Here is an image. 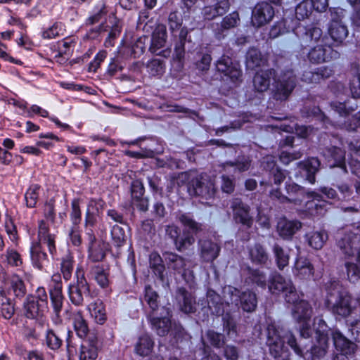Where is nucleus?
<instances>
[{
	"instance_id": "nucleus-1",
	"label": "nucleus",
	"mask_w": 360,
	"mask_h": 360,
	"mask_svg": "<svg viewBox=\"0 0 360 360\" xmlns=\"http://www.w3.org/2000/svg\"><path fill=\"white\" fill-rule=\"evenodd\" d=\"M325 290V306L329 311L339 318H345L352 314L353 309L351 296L342 290L338 280L330 279L326 282Z\"/></svg>"
},
{
	"instance_id": "nucleus-2",
	"label": "nucleus",
	"mask_w": 360,
	"mask_h": 360,
	"mask_svg": "<svg viewBox=\"0 0 360 360\" xmlns=\"http://www.w3.org/2000/svg\"><path fill=\"white\" fill-rule=\"evenodd\" d=\"M266 345L269 347L271 355L276 360H290V354L285 341L299 356H302V349L297 343V340L291 333H286L284 336L281 335L279 330L273 324L267 326L266 330Z\"/></svg>"
},
{
	"instance_id": "nucleus-3",
	"label": "nucleus",
	"mask_w": 360,
	"mask_h": 360,
	"mask_svg": "<svg viewBox=\"0 0 360 360\" xmlns=\"http://www.w3.org/2000/svg\"><path fill=\"white\" fill-rule=\"evenodd\" d=\"M180 178L187 181L188 191L191 195L198 196L205 200L214 198L217 189L213 181L206 175L195 172L182 173Z\"/></svg>"
},
{
	"instance_id": "nucleus-4",
	"label": "nucleus",
	"mask_w": 360,
	"mask_h": 360,
	"mask_svg": "<svg viewBox=\"0 0 360 360\" xmlns=\"http://www.w3.org/2000/svg\"><path fill=\"white\" fill-rule=\"evenodd\" d=\"M76 278V281L70 284L68 292L70 302L79 307L84 305L86 300L91 298L93 293L82 266L77 269Z\"/></svg>"
},
{
	"instance_id": "nucleus-5",
	"label": "nucleus",
	"mask_w": 360,
	"mask_h": 360,
	"mask_svg": "<svg viewBox=\"0 0 360 360\" xmlns=\"http://www.w3.org/2000/svg\"><path fill=\"white\" fill-rule=\"evenodd\" d=\"M297 79L293 71L288 70L276 74L271 90L274 99L280 101H286L296 86Z\"/></svg>"
},
{
	"instance_id": "nucleus-6",
	"label": "nucleus",
	"mask_w": 360,
	"mask_h": 360,
	"mask_svg": "<svg viewBox=\"0 0 360 360\" xmlns=\"http://www.w3.org/2000/svg\"><path fill=\"white\" fill-rule=\"evenodd\" d=\"M268 288L273 294L283 292L288 303H295L299 300V296L292 281L285 278L279 274L272 275L269 279Z\"/></svg>"
},
{
	"instance_id": "nucleus-7",
	"label": "nucleus",
	"mask_w": 360,
	"mask_h": 360,
	"mask_svg": "<svg viewBox=\"0 0 360 360\" xmlns=\"http://www.w3.org/2000/svg\"><path fill=\"white\" fill-rule=\"evenodd\" d=\"M335 238L337 245L343 254L347 256H352L354 254L356 245L360 240L359 233H354L346 228L339 230L335 235Z\"/></svg>"
},
{
	"instance_id": "nucleus-8",
	"label": "nucleus",
	"mask_w": 360,
	"mask_h": 360,
	"mask_svg": "<svg viewBox=\"0 0 360 360\" xmlns=\"http://www.w3.org/2000/svg\"><path fill=\"white\" fill-rule=\"evenodd\" d=\"M285 190L287 198L289 199L288 203H292L296 205H300L305 198L317 200L321 198V194L314 191H309L304 187L295 182H286Z\"/></svg>"
},
{
	"instance_id": "nucleus-9",
	"label": "nucleus",
	"mask_w": 360,
	"mask_h": 360,
	"mask_svg": "<svg viewBox=\"0 0 360 360\" xmlns=\"http://www.w3.org/2000/svg\"><path fill=\"white\" fill-rule=\"evenodd\" d=\"M275 12L273 6L267 2L257 4L252 11L251 23L255 27H261L269 23Z\"/></svg>"
},
{
	"instance_id": "nucleus-10",
	"label": "nucleus",
	"mask_w": 360,
	"mask_h": 360,
	"mask_svg": "<svg viewBox=\"0 0 360 360\" xmlns=\"http://www.w3.org/2000/svg\"><path fill=\"white\" fill-rule=\"evenodd\" d=\"M231 295V302L236 305L240 303L241 309L246 312L254 311L257 306V295L254 292L248 290L240 292L236 288H233L230 291Z\"/></svg>"
},
{
	"instance_id": "nucleus-11",
	"label": "nucleus",
	"mask_w": 360,
	"mask_h": 360,
	"mask_svg": "<svg viewBox=\"0 0 360 360\" xmlns=\"http://www.w3.org/2000/svg\"><path fill=\"white\" fill-rule=\"evenodd\" d=\"M147 318L151 323L152 328L160 336L164 337L169 332H171V333H174V334L181 332V327L176 323L172 324L169 319L166 315L163 316L162 313Z\"/></svg>"
},
{
	"instance_id": "nucleus-12",
	"label": "nucleus",
	"mask_w": 360,
	"mask_h": 360,
	"mask_svg": "<svg viewBox=\"0 0 360 360\" xmlns=\"http://www.w3.org/2000/svg\"><path fill=\"white\" fill-rule=\"evenodd\" d=\"M233 217L237 223H240L250 228L253 223V218L250 216V207L243 202L239 198H234L230 201Z\"/></svg>"
},
{
	"instance_id": "nucleus-13",
	"label": "nucleus",
	"mask_w": 360,
	"mask_h": 360,
	"mask_svg": "<svg viewBox=\"0 0 360 360\" xmlns=\"http://www.w3.org/2000/svg\"><path fill=\"white\" fill-rule=\"evenodd\" d=\"M167 37L166 26L163 24H158L152 33L149 51L152 53L162 56L164 58H168L171 53L170 50L165 49L159 51L161 48L165 46Z\"/></svg>"
},
{
	"instance_id": "nucleus-14",
	"label": "nucleus",
	"mask_w": 360,
	"mask_h": 360,
	"mask_svg": "<svg viewBox=\"0 0 360 360\" xmlns=\"http://www.w3.org/2000/svg\"><path fill=\"white\" fill-rule=\"evenodd\" d=\"M198 246L200 259L207 263L215 260L221 251L220 245L208 238H200L198 241Z\"/></svg>"
},
{
	"instance_id": "nucleus-15",
	"label": "nucleus",
	"mask_w": 360,
	"mask_h": 360,
	"mask_svg": "<svg viewBox=\"0 0 360 360\" xmlns=\"http://www.w3.org/2000/svg\"><path fill=\"white\" fill-rule=\"evenodd\" d=\"M319 321L322 330L318 329L316 331L318 345H314L311 349L313 360L321 359L325 356L328 348V336L326 329L323 328H326L327 326L324 321L319 319Z\"/></svg>"
},
{
	"instance_id": "nucleus-16",
	"label": "nucleus",
	"mask_w": 360,
	"mask_h": 360,
	"mask_svg": "<svg viewBox=\"0 0 360 360\" xmlns=\"http://www.w3.org/2000/svg\"><path fill=\"white\" fill-rule=\"evenodd\" d=\"M276 71L274 68L260 70L253 77L252 83L254 90L259 93L266 91L271 85L272 80L276 77Z\"/></svg>"
},
{
	"instance_id": "nucleus-17",
	"label": "nucleus",
	"mask_w": 360,
	"mask_h": 360,
	"mask_svg": "<svg viewBox=\"0 0 360 360\" xmlns=\"http://www.w3.org/2000/svg\"><path fill=\"white\" fill-rule=\"evenodd\" d=\"M240 22V17L238 12H233L225 16L220 23L213 25V30L218 39L226 36L228 31L238 26Z\"/></svg>"
},
{
	"instance_id": "nucleus-18",
	"label": "nucleus",
	"mask_w": 360,
	"mask_h": 360,
	"mask_svg": "<svg viewBox=\"0 0 360 360\" xmlns=\"http://www.w3.org/2000/svg\"><path fill=\"white\" fill-rule=\"evenodd\" d=\"M145 192L143 183L139 180H134L131 185V203L139 210L146 212L148 210V200L143 197Z\"/></svg>"
},
{
	"instance_id": "nucleus-19",
	"label": "nucleus",
	"mask_w": 360,
	"mask_h": 360,
	"mask_svg": "<svg viewBox=\"0 0 360 360\" xmlns=\"http://www.w3.org/2000/svg\"><path fill=\"white\" fill-rule=\"evenodd\" d=\"M295 34L300 41L302 46H309L311 41H317L322 36V30L316 27L298 25L294 30Z\"/></svg>"
},
{
	"instance_id": "nucleus-20",
	"label": "nucleus",
	"mask_w": 360,
	"mask_h": 360,
	"mask_svg": "<svg viewBox=\"0 0 360 360\" xmlns=\"http://www.w3.org/2000/svg\"><path fill=\"white\" fill-rule=\"evenodd\" d=\"M25 315L29 319L44 316L48 309V302L38 301L34 296L28 297L24 303Z\"/></svg>"
},
{
	"instance_id": "nucleus-21",
	"label": "nucleus",
	"mask_w": 360,
	"mask_h": 360,
	"mask_svg": "<svg viewBox=\"0 0 360 360\" xmlns=\"http://www.w3.org/2000/svg\"><path fill=\"white\" fill-rule=\"evenodd\" d=\"M219 72H223L233 82L237 81L241 77V70L238 64H233L231 58L226 56H221L216 63Z\"/></svg>"
},
{
	"instance_id": "nucleus-22",
	"label": "nucleus",
	"mask_w": 360,
	"mask_h": 360,
	"mask_svg": "<svg viewBox=\"0 0 360 360\" xmlns=\"http://www.w3.org/2000/svg\"><path fill=\"white\" fill-rule=\"evenodd\" d=\"M143 302L148 306L146 307L147 317L159 314L158 311L160 309V296L150 285L145 286Z\"/></svg>"
},
{
	"instance_id": "nucleus-23",
	"label": "nucleus",
	"mask_w": 360,
	"mask_h": 360,
	"mask_svg": "<svg viewBox=\"0 0 360 360\" xmlns=\"http://www.w3.org/2000/svg\"><path fill=\"white\" fill-rule=\"evenodd\" d=\"M321 162L316 158H308L297 163L300 174L310 184L316 181V174L319 172Z\"/></svg>"
},
{
	"instance_id": "nucleus-24",
	"label": "nucleus",
	"mask_w": 360,
	"mask_h": 360,
	"mask_svg": "<svg viewBox=\"0 0 360 360\" xmlns=\"http://www.w3.org/2000/svg\"><path fill=\"white\" fill-rule=\"evenodd\" d=\"M324 157L328 160L330 167H339L347 172L345 165V153L340 148L332 146L324 148Z\"/></svg>"
},
{
	"instance_id": "nucleus-25",
	"label": "nucleus",
	"mask_w": 360,
	"mask_h": 360,
	"mask_svg": "<svg viewBox=\"0 0 360 360\" xmlns=\"http://www.w3.org/2000/svg\"><path fill=\"white\" fill-rule=\"evenodd\" d=\"M332 338L337 351L340 354L338 355H351L354 353L356 345L355 343L347 339L342 333L338 330L332 332Z\"/></svg>"
},
{
	"instance_id": "nucleus-26",
	"label": "nucleus",
	"mask_w": 360,
	"mask_h": 360,
	"mask_svg": "<svg viewBox=\"0 0 360 360\" xmlns=\"http://www.w3.org/2000/svg\"><path fill=\"white\" fill-rule=\"evenodd\" d=\"M302 223L297 220H288L286 218H281L277 224V232L284 240L292 238L300 229Z\"/></svg>"
},
{
	"instance_id": "nucleus-27",
	"label": "nucleus",
	"mask_w": 360,
	"mask_h": 360,
	"mask_svg": "<svg viewBox=\"0 0 360 360\" xmlns=\"http://www.w3.org/2000/svg\"><path fill=\"white\" fill-rule=\"evenodd\" d=\"M338 54L329 46H317L309 51L308 58L311 63H321L336 58Z\"/></svg>"
},
{
	"instance_id": "nucleus-28",
	"label": "nucleus",
	"mask_w": 360,
	"mask_h": 360,
	"mask_svg": "<svg viewBox=\"0 0 360 360\" xmlns=\"http://www.w3.org/2000/svg\"><path fill=\"white\" fill-rule=\"evenodd\" d=\"M248 255L250 261L256 265L265 266L269 261L267 250L260 243H255L248 247Z\"/></svg>"
},
{
	"instance_id": "nucleus-29",
	"label": "nucleus",
	"mask_w": 360,
	"mask_h": 360,
	"mask_svg": "<svg viewBox=\"0 0 360 360\" xmlns=\"http://www.w3.org/2000/svg\"><path fill=\"white\" fill-rule=\"evenodd\" d=\"M188 30L186 27L182 28L179 32V39L175 44V56L179 60L184 58L186 51H191L194 48V44L191 37H188Z\"/></svg>"
},
{
	"instance_id": "nucleus-30",
	"label": "nucleus",
	"mask_w": 360,
	"mask_h": 360,
	"mask_svg": "<svg viewBox=\"0 0 360 360\" xmlns=\"http://www.w3.org/2000/svg\"><path fill=\"white\" fill-rule=\"evenodd\" d=\"M98 339L94 334H90L80 349V360H95L98 356Z\"/></svg>"
},
{
	"instance_id": "nucleus-31",
	"label": "nucleus",
	"mask_w": 360,
	"mask_h": 360,
	"mask_svg": "<svg viewBox=\"0 0 360 360\" xmlns=\"http://www.w3.org/2000/svg\"><path fill=\"white\" fill-rule=\"evenodd\" d=\"M216 3L212 6H207L202 8V14L206 20L214 18L225 14L230 8L229 0H215Z\"/></svg>"
},
{
	"instance_id": "nucleus-32",
	"label": "nucleus",
	"mask_w": 360,
	"mask_h": 360,
	"mask_svg": "<svg viewBox=\"0 0 360 360\" xmlns=\"http://www.w3.org/2000/svg\"><path fill=\"white\" fill-rule=\"evenodd\" d=\"M65 314L68 319L72 320L74 328L79 337L81 338H87L89 336V328L86 320L84 319L82 312L79 310L71 313L68 310L65 311Z\"/></svg>"
},
{
	"instance_id": "nucleus-33",
	"label": "nucleus",
	"mask_w": 360,
	"mask_h": 360,
	"mask_svg": "<svg viewBox=\"0 0 360 360\" xmlns=\"http://www.w3.org/2000/svg\"><path fill=\"white\" fill-rule=\"evenodd\" d=\"M251 166V160L247 157H238L234 162L221 163L219 167L226 173H242L248 171Z\"/></svg>"
},
{
	"instance_id": "nucleus-34",
	"label": "nucleus",
	"mask_w": 360,
	"mask_h": 360,
	"mask_svg": "<svg viewBox=\"0 0 360 360\" xmlns=\"http://www.w3.org/2000/svg\"><path fill=\"white\" fill-rule=\"evenodd\" d=\"M294 307L292 310L293 319L297 322L309 321L312 316V308L309 303L305 300H298L292 303Z\"/></svg>"
},
{
	"instance_id": "nucleus-35",
	"label": "nucleus",
	"mask_w": 360,
	"mask_h": 360,
	"mask_svg": "<svg viewBox=\"0 0 360 360\" xmlns=\"http://www.w3.org/2000/svg\"><path fill=\"white\" fill-rule=\"evenodd\" d=\"M176 299L181 310L186 314L193 313L195 311V302L192 295L185 288H180L176 292Z\"/></svg>"
},
{
	"instance_id": "nucleus-36",
	"label": "nucleus",
	"mask_w": 360,
	"mask_h": 360,
	"mask_svg": "<svg viewBox=\"0 0 360 360\" xmlns=\"http://www.w3.org/2000/svg\"><path fill=\"white\" fill-rule=\"evenodd\" d=\"M163 258L168 268L172 269L178 274H181L185 270L186 259L181 255L174 252H165Z\"/></svg>"
},
{
	"instance_id": "nucleus-37",
	"label": "nucleus",
	"mask_w": 360,
	"mask_h": 360,
	"mask_svg": "<svg viewBox=\"0 0 360 360\" xmlns=\"http://www.w3.org/2000/svg\"><path fill=\"white\" fill-rule=\"evenodd\" d=\"M39 243L45 245L51 255H54L56 251L55 245V237L49 233L48 227L44 221H41L39 225Z\"/></svg>"
},
{
	"instance_id": "nucleus-38",
	"label": "nucleus",
	"mask_w": 360,
	"mask_h": 360,
	"mask_svg": "<svg viewBox=\"0 0 360 360\" xmlns=\"http://www.w3.org/2000/svg\"><path fill=\"white\" fill-rule=\"evenodd\" d=\"M295 274L301 279H308L314 274V266L305 257L297 259L295 264Z\"/></svg>"
},
{
	"instance_id": "nucleus-39",
	"label": "nucleus",
	"mask_w": 360,
	"mask_h": 360,
	"mask_svg": "<svg viewBox=\"0 0 360 360\" xmlns=\"http://www.w3.org/2000/svg\"><path fill=\"white\" fill-rule=\"evenodd\" d=\"M207 306L213 314L217 316L223 315L224 304L219 294L212 290H209L207 292Z\"/></svg>"
},
{
	"instance_id": "nucleus-40",
	"label": "nucleus",
	"mask_w": 360,
	"mask_h": 360,
	"mask_svg": "<svg viewBox=\"0 0 360 360\" xmlns=\"http://www.w3.org/2000/svg\"><path fill=\"white\" fill-rule=\"evenodd\" d=\"M91 245L89 246V258L93 262L102 261L105 257V251L107 250V244L102 242H96L95 238L90 236Z\"/></svg>"
},
{
	"instance_id": "nucleus-41",
	"label": "nucleus",
	"mask_w": 360,
	"mask_h": 360,
	"mask_svg": "<svg viewBox=\"0 0 360 360\" xmlns=\"http://www.w3.org/2000/svg\"><path fill=\"white\" fill-rule=\"evenodd\" d=\"M51 304L54 314L58 322H61L60 313L63 308L64 297L62 292L61 286H56L53 290L50 292Z\"/></svg>"
},
{
	"instance_id": "nucleus-42",
	"label": "nucleus",
	"mask_w": 360,
	"mask_h": 360,
	"mask_svg": "<svg viewBox=\"0 0 360 360\" xmlns=\"http://www.w3.org/2000/svg\"><path fill=\"white\" fill-rule=\"evenodd\" d=\"M329 33L332 39L337 42H342L347 37L348 30L345 25L340 21L333 18Z\"/></svg>"
},
{
	"instance_id": "nucleus-43",
	"label": "nucleus",
	"mask_w": 360,
	"mask_h": 360,
	"mask_svg": "<svg viewBox=\"0 0 360 360\" xmlns=\"http://www.w3.org/2000/svg\"><path fill=\"white\" fill-rule=\"evenodd\" d=\"M272 252L278 268L283 270L288 265L289 254L278 243H275L272 246Z\"/></svg>"
},
{
	"instance_id": "nucleus-44",
	"label": "nucleus",
	"mask_w": 360,
	"mask_h": 360,
	"mask_svg": "<svg viewBox=\"0 0 360 360\" xmlns=\"http://www.w3.org/2000/svg\"><path fill=\"white\" fill-rule=\"evenodd\" d=\"M88 309L92 317L98 323L103 324L106 319L105 310L103 303L100 300H96L88 305Z\"/></svg>"
},
{
	"instance_id": "nucleus-45",
	"label": "nucleus",
	"mask_w": 360,
	"mask_h": 360,
	"mask_svg": "<svg viewBox=\"0 0 360 360\" xmlns=\"http://www.w3.org/2000/svg\"><path fill=\"white\" fill-rule=\"evenodd\" d=\"M154 342L150 336L144 335L139 338L135 351L140 356H148L153 350Z\"/></svg>"
},
{
	"instance_id": "nucleus-46",
	"label": "nucleus",
	"mask_w": 360,
	"mask_h": 360,
	"mask_svg": "<svg viewBox=\"0 0 360 360\" xmlns=\"http://www.w3.org/2000/svg\"><path fill=\"white\" fill-rule=\"evenodd\" d=\"M43 246L41 243L36 244L31 249L32 263L39 269H42L44 264L47 261V255L42 251Z\"/></svg>"
},
{
	"instance_id": "nucleus-47",
	"label": "nucleus",
	"mask_w": 360,
	"mask_h": 360,
	"mask_svg": "<svg viewBox=\"0 0 360 360\" xmlns=\"http://www.w3.org/2000/svg\"><path fill=\"white\" fill-rule=\"evenodd\" d=\"M89 274L96 280L97 283L103 288H105L109 285L108 274L106 271L99 266H93L89 271Z\"/></svg>"
},
{
	"instance_id": "nucleus-48",
	"label": "nucleus",
	"mask_w": 360,
	"mask_h": 360,
	"mask_svg": "<svg viewBox=\"0 0 360 360\" xmlns=\"http://www.w3.org/2000/svg\"><path fill=\"white\" fill-rule=\"evenodd\" d=\"M0 311L1 316L6 319H10L14 314L15 309L10 298H8L5 292H0Z\"/></svg>"
},
{
	"instance_id": "nucleus-49",
	"label": "nucleus",
	"mask_w": 360,
	"mask_h": 360,
	"mask_svg": "<svg viewBox=\"0 0 360 360\" xmlns=\"http://www.w3.org/2000/svg\"><path fill=\"white\" fill-rule=\"evenodd\" d=\"M9 290L12 291L17 297H22L26 294V287L23 280L16 274L13 275L9 281Z\"/></svg>"
},
{
	"instance_id": "nucleus-50",
	"label": "nucleus",
	"mask_w": 360,
	"mask_h": 360,
	"mask_svg": "<svg viewBox=\"0 0 360 360\" xmlns=\"http://www.w3.org/2000/svg\"><path fill=\"white\" fill-rule=\"evenodd\" d=\"M178 220L184 226L188 228L193 234H197L203 230V225L195 221L188 214L181 213L178 214Z\"/></svg>"
},
{
	"instance_id": "nucleus-51",
	"label": "nucleus",
	"mask_w": 360,
	"mask_h": 360,
	"mask_svg": "<svg viewBox=\"0 0 360 360\" xmlns=\"http://www.w3.org/2000/svg\"><path fill=\"white\" fill-rule=\"evenodd\" d=\"M195 242V238L193 233L188 231L184 230L183 236L179 237L175 243V248L179 252H184L190 248Z\"/></svg>"
},
{
	"instance_id": "nucleus-52",
	"label": "nucleus",
	"mask_w": 360,
	"mask_h": 360,
	"mask_svg": "<svg viewBox=\"0 0 360 360\" xmlns=\"http://www.w3.org/2000/svg\"><path fill=\"white\" fill-rule=\"evenodd\" d=\"M264 62L261 52L257 49H249L246 55L247 68L253 70L262 65Z\"/></svg>"
},
{
	"instance_id": "nucleus-53",
	"label": "nucleus",
	"mask_w": 360,
	"mask_h": 360,
	"mask_svg": "<svg viewBox=\"0 0 360 360\" xmlns=\"http://www.w3.org/2000/svg\"><path fill=\"white\" fill-rule=\"evenodd\" d=\"M309 245L316 250L322 248L328 240V235L326 231H314L307 235Z\"/></svg>"
},
{
	"instance_id": "nucleus-54",
	"label": "nucleus",
	"mask_w": 360,
	"mask_h": 360,
	"mask_svg": "<svg viewBox=\"0 0 360 360\" xmlns=\"http://www.w3.org/2000/svg\"><path fill=\"white\" fill-rule=\"evenodd\" d=\"M73 257L70 253L62 258L60 271L65 280L68 281L70 279L73 271Z\"/></svg>"
},
{
	"instance_id": "nucleus-55",
	"label": "nucleus",
	"mask_w": 360,
	"mask_h": 360,
	"mask_svg": "<svg viewBox=\"0 0 360 360\" xmlns=\"http://www.w3.org/2000/svg\"><path fill=\"white\" fill-rule=\"evenodd\" d=\"M313 3L310 0H304L299 4L295 9L296 18L299 20H304L308 18L312 13Z\"/></svg>"
},
{
	"instance_id": "nucleus-56",
	"label": "nucleus",
	"mask_w": 360,
	"mask_h": 360,
	"mask_svg": "<svg viewBox=\"0 0 360 360\" xmlns=\"http://www.w3.org/2000/svg\"><path fill=\"white\" fill-rule=\"evenodd\" d=\"M249 279L257 285L264 288L266 285V276L264 271L259 269H248Z\"/></svg>"
},
{
	"instance_id": "nucleus-57",
	"label": "nucleus",
	"mask_w": 360,
	"mask_h": 360,
	"mask_svg": "<svg viewBox=\"0 0 360 360\" xmlns=\"http://www.w3.org/2000/svg\"><path fill=\"white\" fill-rule=\"evenodd\" d=\"M39 188L40 186L39 185H32L25 193V200L28 207L32 208L36 206L39 198Z\"/></svg>"
},
{
	"instance_id": "nucleus-58",
	"label": "nucleus",
	"mask_w": 360,
	"mask_h": 360,
	"mask_svg": "<svg viewBox=\"0 0 360 360\" xmlns=\"http://www.w3.org/2000/svg\"><path fill=\"white\" fill-rule=\"evenodd\" d=\"M45 343L49 349L57 350L61 347L63 340L53 330H48L46 335Z\"/></svg>"
},
{
	"instance_id": "nucleus-59",
	"label": "nucleus",
	"mask_w": 360,
	"mask_h": 360,
	"mask_svg": "<svg viewBox=\"0 0 360 360\" xmlns=\"http://www.w3.org/2000/svg\"><path fill=\"white\" fill-rule=\"evenodd\" d=\"M345 267L348 280L356 283L360 279V265L353 262H345Z\"/></svg>"
},
{
	"instance_id": "nucleus-60",
	"label": "nucleus",
	"mask_w": 360,
	"mask_h": 360,
	"mask_svg": "<svg viewBox=\"0 0 360 360\" xmlns=\"http://www.w3.org/2000/svg\"><path fill=\"white\" fill-rule=\"evenodd\" d=\"M148 71L153 76L161 75L165 72V63L164 60L154 58L147 63Z\"/></svg>"
},
{
	"instance_id": "nucleus-61",
	"label": "nucleus",
	"mask_w": 360,
	"mask_h": 360,
	"mask_svg": "<svg viewBox=\"0 0 360 360\" xmlns=\"http://www.w3.org/2000/svg\"><path fill=\"white\" fill-rule=\"evenodd\" d=\"M112 241L117 247H121L127 240V236L124 230L120 226L115 225L111 231Z\"/></svg>"
},
{
	"instance_id": "nucleus-62",
	"label": "nucleus",
	"mask_w": 360,
	"mask_h": 360,
	"mask_svg": "<svg viewBox=\"0 0 360 360\" xmlns=\"http://www.w3.org/2000/svg\"><path fill=\"white\" fill-rule=\"evenodd\" d=\"M150 266L154 269L155 274H158L160 278L162 277L165 266L162 264V259L158 253L152 252L150 255Z\"/></svg>"
},
{
	"instance_id": "nucleus-63",
	"label": "nucleus",
	"mask_w": 360,
	"mask_h": 360,
	"mask_svg": "<svg viewBox=\"0 0 360 360\" xmlns=\"http://www.w3.org/2000/svg\"><path fill=\"white\" fill-rule=\"evenodd\" d=\"M207 340L215 347H221L224 344V336L214 330H208L205 335Z\"/></svg>"
},
{
	"instance_id": "nucleus-64",
	"label": "nucleus",
	"mask_w": 360,
	"mask_h": 360,
	"mask_svg": "<svg viewBox=\"0 0 360 360\" xmlns=\"http://www.w3.org/2000/svg\"><path fill=\"white\" fill-rule=\"evenodd\" d=\"M6 261L12 266H20L22 264L20 255L13 249H8L6 253Z\"/></svg>"
}]
</instances>
